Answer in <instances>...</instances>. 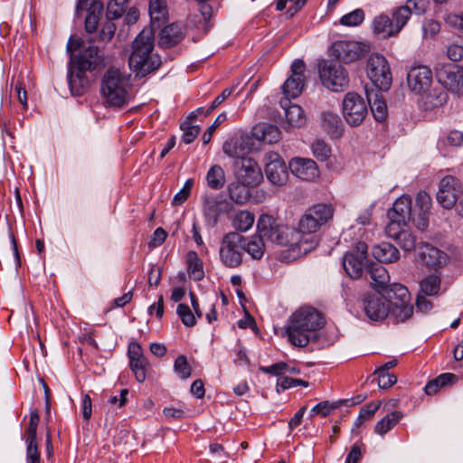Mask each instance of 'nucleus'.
<instances>
[{"label": "nucleus", "mask_w": 463, "mask_h": 463, "mask_svg": "<svg viewBox=\"0 0 463 463\" xmlns=\"http://www.w3.org/2000/svg\"><path fill=\"white\" fill-rule=\"evenodd\" d=\"M362 304L366 317L373 321L383 320L390 315L396 323L404 322L413 313L410 292L399 283L389 285L383 292L376 290L364 295Z\"/></svg>", "instance_id": "obj_1"}, {"label": "nucleus", "mask_w": 463, "mask_h": 463, "mask_svg": "<svg viewBox=\"0 0 463 463\" xmlns=\"http://www.w3.org/2000/svg\"><path fill=\"white\" fill-rule=\"evenodd\" d=\"M325 319L314 307H305L295 311L289 317L286 332L288 341L295 346L304 347L317 337Z\"/></svg>", "instance_id": "obj_2"}, {"label": "nucleus", "mask_w": 463, "mask_h": 463, "mask_svg": "<svg viewBox=\"0 0 463 463\" xmlns=\"http://www.w3.org/2000/svg\"><path fill=\"white\" fill-rule=\"evenodd\" d=\"M257 232L262 239L280 246L298 247L299 250L307 253L316 248L317 241L312 238L310 246H306L307 241L300 239L299 232L293 228L282 225L272 216L262 214L258 220Z\"/></svg>", "instance_id": "obj_3"}, {"label": "nucleus", "mask_w": 463, "mask_h": 463, "mask_svg": "<svg viewBox=\"0 0 463 463\" xmlns=\"http://www.w3.org/2000/svg\"><path fill=\"white\" fill-rule=\"evenodd\" d=\"M257 232L262 239L280 246L298 247L299 250L307 253L316 248L317 241L312 238L310 246H306L307 241L300 239L299 232L293 228L282 225L272 216L262 214L258 220Z\"/></svg>", "instance_id": "obj_4"}, {"label": "nucleus", "mask_w": 463, "mask_h": 463, "mask_svg": "<svg viewBox=\"0 0 463 463\" xmlns=\"http://www.w3.org/2000/svg\"><path fill=\"white\" fill-rule=\"evenodd\" d=\"M257 232L262 239L280 246L298 247L299 250L307 253L316 248L317 241L312 238L310 246H306L307 241L300 239L299 232L293 228L282 225L272 216L262 214L258 220Z\"/></svg>", "instance_id": "obj_5"}, {"label": "nucleus", "mask_w": 463, "mask_h": 463, "mask_svg": "<svg viewBox=\"0 0 463 463\" xmlns=\"http://www.w3.org/2000/svg\"><path fill=\"white\" fill-rule=\"evenodd\" d=\"M129 76L120 69L110 67L101 77L99 91L105 107L121 109L131 99Z\"/></svg>", "instance_id": "obj_6"}, {"label": "nucleus", "mask_w": 463, "mask_h": 463, "mask_svg": "<svg viewBox=\"0 0 463 463\" xmlns=\"http://www.w3.org/2000/svg\"><path fill=\"white\" fill-rule=\"evenodd\" d=\"M133 51L128 63L137 76H145L157 70L161 65L158 56L152 53L154 48V33L151 29H144L133 42Z\"/></svg>", "instance_id": "obj_7"}, {"label": "nucleus", "mask_w": 463, "mask_h": 463, "mask_svg": "<svg viewBox=\"0 0 463 463\" xmlns=\"http://www.w3.org/2000/svg\"><path fill=\"white\" fill-rule=\"evenodd\" d=\"M333 208L325 203L315 204L310 207L306 213L301 217L298 222V230L296 232H299L300 239L304 241H307L306 246H310V241L315 238L317 244L318 243L316 235H311L308 238H305V234L315 233L320 226L327 222L333 217Z\"/></svg>", "instance_id": "obj_8"}, {"label": "nucleus", "mask_w": 463, "mask_h": 463, "mask_svg": "<svg viewBox=\"0 0 463 463\" xmlns=\"http://www.w3.org/2000/svg\"><path fill=\"white\" fill-rule=\"evenodd\" d=\"M244 236L237 232L223 235L220 242L219 258L227 268H238L242 263Z\"/></svg>", "instance_id": "obj_9"}, {"label": "nucleus", "mask_w": 463, "mask_h": 463, "mask_svg": "<svg viewBox=\"0 0 463 463\" xmlns=\"http://www.w3.org/2000/svg\"><path fill=\"white\" fill-rule=\"evenodd\" d=\"M342 113L349 126L358 127L368 114L367 101L356 92H347L342 101Z\"/></svg>", "instance_id": "obj_10"}, {"label": "nucleus", "mask_w": 463, "mask_h": 463, "mask_svg": "<svg viewBox=\"0 0 463 463\" xmlns=\"http://www.w3.org/2000/svg\"><path fill=\"white\" fill-rule=\"evenodd\" d=\"M367 75L373 85L380 90L391 87L392 77L386 58L379 53L371 54L367 61Z\"/></svg>", "instance_id": "obj_11"}, {"label": "nucleus", "mask_w": 463, "mask_h": 463, "mask_svg": "<svg viewBox=\"0 0 463 463\" xmlns=\"http://www.w3.org/2000/svg\"><path fill=\"white\" fill-rule=\"evenodd\" d=\"M320 79L325 87L339 91L348 85L349 79L345 68L334 61H324L319 65Z\"/></svg>", "instance_id": "obj_12"}, {"label": "nucleus", "mask_w": 463, "mask_h": 463, "mask_svg": "<svg viewBox=\"0 0 463 463\" xmlns=\"http://www.w3.org/2000/svg\"><path fill=\"white\" fill-rule=\"evenodd\" d=\"M368 247L366 243L359 241L346 252L343 258V266L345 272L353 279H358L366 270L369 264L367 260Z\"/></svg>", "instance_id": "obj_13"}, {"label": "nucleus", "mask_w": 463, "mask_h": 463, "mask_svg": "<svg viewBox=\"0 0 463 463\" xmlns=\"http://www.w3.org/2000/svg\"><path fill=\"white\" fill-rule=\"evenodd\" d=\"M461 194L459 181L452 175H446L439 181L436 198L444 209L449 210L456 205Z\"/></svg>", "instance_id": "obj_14"}, {"label": "nucleus", "mask_w": 463, "mask_h": 463, "mask_svg": "<svg viewBox=\"0 0 463 463\" xmlns=\"http://www.w3.org/2000/svg\"><path fill=\"white\" fill-rule=\"evenodd\" d=\"M390 222L386 227V232H392L395 226L401 228L406 226L411 217V200L409 196L402 195L398 198L392 208L388 212Z\"/></svg>", "instance_id": "obj_15"}, {"label": "nucleus", "mask_w": 463, "mask_h": 463, "mask_svg": "<svg viewBox=\"0 0 463 463\" xmlns=\"http://www.w3.org/2000/svg\"><path fill=\"white\" fill-rule=\"evenodd\" d=\"M439 82L450 92L463 95V68L455 64L444 65L437 73Z\"/></svg>", "instance_id": "obj_16"}, {"label": "nucleus", "mask_w": 463, "mask_h": 463, "mask_svg": "<svg viewBox=\"0 0 463 463\" xmlns=\"http://www.w3.org/2000/svg\"><path fill=\"white\" fill-rule=\"evenodd\" d=\"M236 176L239 182L251 187L257 186L263 179V175L258 163L250 157L242 158L236 162Z\"/></svg>", "instance_id": "obj_17"}, {"label": "nucleus", "mask_w": 463, "mask_h": 463, "mask_svg": "<svg viewBox=\"0 0 463 463\" xmlns=\"http://www.w3.org/2000/svg\"><path fill=\"white\" fill-rule=\"evenodd\" d=\"M428 2L426 0H408L404 5H402L392 11L393 25L397 34L407 24L411 15L423 14L427 9Z\"/></svg>", "instance_id": "obj_18"}, {"label": "nucleus", "mask_w": 463, "mask_h": 463, "mask_svg": "<svg viewBox=\"0 0 463 463\" xmlns=\"http://www.w3.org/2000/svg\"><path fill=\"white\" fill-rule=\"evenodd\" d=\"M203 200V212L207 222L216 224L219 217L232 210V204L222 196L204 194Z\"/></svg>", "instance_id": "obj_19"}, {"label": "nucleus", "mask_w": 463, "mask_h": 463, "mask_svg": "<svg viewBox=\"0 0 463 463\" xmlns=\"http://www.w3.org/2000/svg\"><path fill=\"white\" fill-rule=\"evenodd\" d=\"M306 64L302 60L293 61L290 77L283 84V93L288 99L298 97L304 88Z\"/></svg>", "instance_id": "obj_20"}, {"label": "nucleus", "mask_w": 463, "mask_h": 463, "mask_svg": "<svg viewBox=\"0 0 463 463\" xmlns=\"http://www.w3.org/2000/svg\"><path fill=\"white\" fill-rule=\"evenodd\" d=\"M407 81L411 91L421 95L431 87L432 72L427 66H413L408 72Z\"/></svg>", "instance_id": "obj_21"}, {"label": "nucleus", "mask_w": 463, "mask_h": 463, "mask_svg": "<svg viewBox=\"0 0 463 463\" xmlns=\"http://www.w3.org/2000/svg\"><path fill=\"white\" fill-rule=\"evenodd\" d=\"M333 51L338 59L348 63L363 57L368 52V46L355 41H339L333 44Z\"/></svg>", "instance_id": "obj_22"}, {"label": "nucleus", "mask_w": 463, "mask_h": 463, "mask_svg": "<svg viewBox=\"0 0 463 463\" xmlns=\"http://www.w3.org/2000/svg\"><path fill=\"white\" fill-rule=\"evenodd\" d=\"M265 173L268 180L275 185H284L288 177L285 162L276 153L267 156Z\"/></svg>", "instance_id": "obj_23"}, {"label": "nucleus", "mask_w": 463, "mask_h": 463, "mask_svg": "<svg viewBox=\"0 0 463 463\" xmlns=\"http://www.w3.org/2000/svg\"><path fill=\"white\" fill-rule=\"evenodd\" d=\"M71 63L80 66L83 70L94 71L99 66L104 65V59L97 46L89 45L83 47L82 51L77 54H71Z\"/></svg>", "instance_id": "obj_24"}, {"label": "nucleus", "mask_w": 463, "mask_h": 463, "mask_svg": "<svg viewBox=\"0 0 463 463\" xmlns=\"http://www.w3.org/2000/svg\"><path fill=\"white\" fill-rule=\"evenodd\" d=\"M291 173L304 181H314L319 175L317 163L310 158L295 157L289 162Z\"/></svg>", "instance_id": "obj_25"}, {"label": "nucleus", "mask_w": 463, "mask_h": 463, "mask_svg": "<svg viewBox=\"0 0 463 463\" xmlns=\"http://www.w3.org/2000/svg\"><path fill=\"white\" fill-rule=\"evenodd\" d=\"M419 257L426 266L434 269L446 265L449 260L445 252L429 243L420 245Z\"/></svg>", "instance_id": "obj_26"}, {"label": "nucleus", "mask_w": 463, "mask_h": 463, "mask_svg": "<svg viewBox=\"0 0 463 463\" xmlns=\"http://www.w3.org/2000/svg\"><path fill=\"white\" fill-rule=\"evenodd\" d=\"M87 70L70 62L68 83L72 95L80 96L88 87Z\"/></svg>", "instance_id": "obj_27"}, {"label": "nucleus", "mask_w": 463, "mask_h": 463, "mask_svg": "<svg viewBox=\"0 0 463 463\" xmlns=\"http://www.w3.org/2000/svg\"><path fill=\"white\" fill-rule=\"evenodd\" d=\"M184 28L179 24H171L163 28L159 33V45L169 48L182 41Z\"/></svg>", "instance_id": "obj_28"}, {"label": "nucleus", "mask_w": 463, "mask_h": 463, "mask_svg": "<svg viewBox=\"0 0 463 463\" xmlns=\"http://www.w3.org/2000/svg\"><path fill=\"white\" fill-rule=\"evenodd\" d=\"M371 279V285L376 288V290H380L383 292V289L388 286H385L389 280L390 276L388 274L387 269L381 263H369L366 270H365Z\"/></svg>", "instance_id": "obj_29"}, {"label": "nucleus", "mask_w": 463, "mask_h": 463, "mask_svg": "<svg viewBox=\"0 0 463 463\" xmlns=\"http://www.w3.org/2000/svg\"><path fill=\"white\" fill-rule=\"evenodd\" d=\"M367 105H370L373 116L377 121H383L387 117V106L378 90L366 89Z\"/></svg>", "instance_id": "obj_30"}, {"label": "nucleus", "mask_w": 463, "mask_h": 463, "mask_svg": "<svg viewBox=\"0 0 463 463\" xmlns=\"http://www.w3.org/2000/svg\"><path fill=\"white\" fill-rule=\"evenodd\" d=\"M321 126L333 138H338L342 136L344 126L336 113L324 111L321 114Z\"/></svg>", "instance_id": "obj_31"}, {"label": "nucleus", "mask_w": 463, "mask_h": 463, "mask_svg": "<svg viewBox=\"0 0 463 463\" xmlns=\"http://www.w3.org/2000/svg\"><path fill=\"white\" fill-rule=\"evenodd\" d=\"M252 136L257 140L274 144L280 140L281 132L279 128L274 125L259 124L252 129Z\"/></svg>", "instance_id": "obj_32"}, {"label": "nucleus", "mask_w": 463, "mask_h": 463, "mask_svg": "<svg viewBox=\"0 0 463 463\" xmlns=\"http://www.w3.org/2000/svg\"><path fill=\"white\" fill-rule=\"evenodd\" d=\"M148 11L153 28H160L168 17V8L165 0H150Z\"/></svg>", "instance_id": "obj_33"}, {"label": "nucleus", "mask_w": 463, "mask_h": 463, "mask_svg": "<svg viewBox=\"0 0 463 463\" xmlns=\"http://www.w3.org/2000/svg\"><path fill=\"white\" fill-rule=\"evenodd\" d=\"M373 256L379 262H394L399 260L400 252L397 248L389 242H382L372 248Z\"/></svg>", "instance_id": "obj_34"}, {"label": "nucleus", "mask_w": 463, "mask_h": 463, "mask_svg": "<svg viewBox=\"0 0 463 463\" xmlns=\"http://www.w3.org/2000/svg\"><path fill=\"white\" fill-rule=\"evenodd\" d=\"M222 151L228 156L236 159V162H241L242 158H248L246 156L248 148L241 137H234L225 141L222 145Z\"/></svg>", "instance_id": "obj_35"}, {"label": "nucleus", "mask_w": 463, "mask_h": 463, "mask_svg": "<svg viewBox=\"0 0 463 463\" xmlns=\"http://www.w3.org/2000/svg\"><path fill=\"white\" fill-rule=\"evenodd\" d=\"M265 250V241L258 232L252 236H244L243 251H246L252 259L260 260Z\"/></svg>", "instance_id": "obj_36"}, {"label": "nucleus", "mask_w": 463, "mask_h": 463, "mask_svg": "<svg viewBox=\"0 0 463 463\" xmlns=\"http://www.w3.org/2000/svg\"><path fill=\"white\" fill-rule=\"evenodd\" d=\"M402 227L395 226V230L392 231V232H387V234L396 240L400 247L404 250H412L417 245L416 236L411 232L402 229Z\"/></svg>", "instance_id": "obj_37"}, {"label": "nucleus", "mask_w": 463, "mask_h": 463, "mask_svg": "<svg viewBox=\"0 0 463 463\" xmlns=\"http://www.w3.org/2000/svg\"><path fill=\"white\" fill-rule=\"evenodd\" d=\"M373 33L382 38L397 35L393 23L385 14L376 16L373 21Z\"/></svg>", "instance_id": "obj_38"}, {"label": "nucleus", "mask_w": 463, "mask_h": 463, "mask_svg": "<svg viewBox=\"0 0 463 463\" xmlns=\"http://www.w3.org/2000/svg\"><path fill=\"white\" fill-rule=\"evenodd\" d=\"M421 98L426 109H433L446 103L448 96L447 93L439 88H430L429 90L421 94Z\"/></svg>", "instance_id": "obj_39"}, {"label": "nucleus", "mask_w": 463, "mask_h": 463, "mask_svg": "<svg viewBox=\"0 0 463 463\" xmlns=\"http://www.w3.org/2000/svg\"><path fill=\"white\" fill-rule=\"evenodd\" d=\"M187 271L195 280H201L203 276V265L197 252L190 250L186 254Z\"/></svg>", "instance_id": "obj_40"}, {"label": "nucleus", "mask_w": 463, "mask_h": 463, "mask_svg": "<svg viewBox=\"0 0 463 463\" xmlns=\"http://www.w3.org/2000/svg\"><path fill=\"white\" fill-rule=\"evenodd\" d=\"M402 417V411H394L391 412L375 424L374 431L380 436L385 435L400 422Z\"/></svg>", "instance_id": "obj_41"}, {"label": "nucleus", "mask_w": 463, "mask_h": 463, "mask_svg": "<svg viewBox=\"0 0 463 463\" xmlns=\"http://www.w3.org/2000/svg\"><path fill=\"white\" fill-rule=\"evenodd\" d=\"M287 122L291 127L301 128L305 126L307 118L303 109L297 105L291 104L285 109Z\"/></svg>", "instance_id": "obj_42"}, {"label": "nucleus", "mask_w": 463, "mask_h": 463, "mask_svg": "<svg viewBox=\"0 0 463 463\" xmlns=\"http://www.w3.org/2000/svg\"><path fill=\"white\" fill-rule=\"evenodd\" d=\"M416 204L420 208L422 217L416 223L418 228L424 229L427 226V219L425 215L430 212L431 207V198L425 191H420L416 196Z\"/></svg>", "instance_id": "obj_43"}, {"label": "nucleus", "mask_w": 463, "mask_h": 463, "mask_svg": "<svg viewBox=\"0 0 463 463\" xmlns=\"http://www.w3.org/2000/svg\"><path fill=\"white\" fill-rule=\"evenodd\" d=\"M250 185H244L242 183H232L228 186L230 199L238 203H245L250 197V191L248 189Z\"/></svg>", "instance_id": "obj_44"}, {"label": "nucleus", "mask_w": 463, "mask_h": 463, "mask_svg": "<svg viewBox=\"0 0 463 463\" xmlns=\"http://www.w3.org/2000/svg\"><path fill=\"white\" fill-rule=\"evenodd\" d=\"M206 181L212 189L222 188L225 184V174L222 167L219 165H213L207 172Z\"/></svg>", "instance_id": "obj_45"}, {"label": "nucleus", "mask_w": 463, "mask_h": 463, "mask_svg": "<svg viewBox=\"0 0 463 463\" xmlns=\"http://www.w3.org/2000/svg\"><path fill=\"white\" fill-rule=\"evenodd\" d=\"M254 223V215L249 211H240L233 218V227L241 232H247Z\"/></svg>", "instance_id": "obj_46"}, {"label": "nucleus", "mask_w": 463, "mask_h": 463, "mask_svg": "<svg viewBox=\"0 0 463 463\" xmlns=\"http://www.w3.org/2000/svg\"><path fill=\"white\" fill-rule=\"evenodd\" d=\"M420 292L425 296H435L440 288V278L437 275H430L420 282Z\"/></svg>", "instance_id": "obj_47"}, {"label": "nucleus", "mask_w": 463, "mask_h": 463, "mask_svg": "<svg viewBox=\"0 0 463 463\" xmlns=\"http://www.w3.org/2000/svg\"><path fill=\"white\" fill-rule=\"evenodd\" d=\"M128 0H110L107 6V17L109 20L118 19L127 10Z\"/></svg>", "instance_id": "obj_48"}, {"label": "nucleus", "mask_w": 463, "mask_h": 463, "mask_svg": "<svg viewBox=\"0 0 463 463\" xmlns=\"http://www.w3.org/2000/svg\"><path fill=\"white\" fill-rule=\"evenodd\" d=\"M364 20V12L363 9H355L349 14H345L340 19V24L345 26H357Z\"/></svg>", "instance_id": "obj_49"}, {"label": "nucleus", "mask_w": 463, "mask_h": 463, "mask_svg": "<svg viewBox=\"0 0 463 463\" xmlns=\"http://www.w3.org/2000/svg\"><path fill=\"white\" fill-rule=\"evenodd\" d=\"M443 20L452 30L463 34V11L460 13H448L444 15Z\"/></svg>", "instance_id": "obj_50"}, {"label": "nucleus", "mask_w": 463, "mask_h": 463, "mask_svg": "<svg viewBox=\"0 0 463 463\" xmlns=\"http://www.w3.org/2000/svg\"><path fill=\"white\" fill-rule=\"evenodd\" d=\"M40 418L36 411H32L30 415V421L26 429V444H37L36 443V432Z\"/></svg>", "instance_id": "obj_51"}, {"label": "nucleus", "mask_w": 463, "mask_h": 463, "mask_svg": "<svg viewBox=\"0 0 463 463\" xmlns=\"http://www.w3.org/2000/svg\"><path fill=\"white\" fill-rule=\"evenodd\" d=\"M147 364L146 357L129 361V366L135 374L137 382L143 383L146 380V366Z\"/></svg>", "instance_id": "obj_52"}, {"label": "nucleus", "mask_w": 463, "mask_h": 463, "mask_svg": "<svg viewBox=\"0 0 463 463\" xmlns=\"http://www.w3.org/2000/svg\"><path fill=\"white\" fill-rule=\"evenodd\" d=\"M176 312L185 326L192 327L196 324L194 315L192 313L190 307L185 304H179Z\"/></svg>", "instance_id": "obj_53"}, {"label": "nucleus", "mask_w": 463, "mask_h": 463, "mask_svg": "<svg viewBox=\"0 0 463 463\" xmlns=\"http://www.w3.org/2000/svg\"><path fill=\"white\" fill-rule=\"evenodd\" d=\"M313 155L320 161H326L330 155L331 149L327 144L320 139L316 140L312 144Z\"/></svg>", "instance_id": "obj_54"}, {"label": "nucleus", "mask_w": 463, "mask_h": 463, "mask_svg": "<svg viewBox=\"0 0 463 463\" xmlns=\"http://www.w3.org/2000/svg\"><path fill=\"white\" fill-rule=\"evenodd\" d=\"M175 371L184 379L188 378L191 375V366L187 362V358L184 355H179L175 361Z\"/></svg>", "instance_id": "obj_55"}, {"label": "nucleus", "mask_w": 463, "mask_h": 463, "mask_svg": "<svg viewBox=\"0 0 463 463\" xmlns=\"http://www.w3.org/2000/svg\"><path fill=\"white\" fill-rule=\"evenodd\" d=\"M181 128L184 131L182 140L185 144L192 143L197 137L201 130L199 126H191L186 122L181 125Z\"/></svg>", "instance_id": "obj_56"}, {"label": "nucleus", "mask_w": 463, "mask_h": 463, "mask_svg": "<svg viewBox=\"0 0 463 463\" xmlns=\"http://www.w3.org/2000/svg\"><path fill=\"white\" fill-rule=\"evenodd\" d=\"M374 373L378 374V386L382 389L390 388L397 382V377L389 372L376 370Z\"/></svg>", "instance_id": "obj_57"}, {"label": "nucleus", "mask_w": 463, "mask_h": 463, "mask_svg": "<svg viewBox=\"0 0 463 463\" xmlns=\"http://www.w3.org/2000/svg\"><path fill=\"white\" fill-rule=\"evenodd\" d=\"M447 57L453 61H459L463 59V44L451 43L447 47Z\"/></svg>", "instance_id": "obj_58"}, {"label": "nucleus", "mask_w": 463, "mask_h": 463, "mask_svg": "<svg viewBox=\"0 0 463 463\" xmlns=\"http://www.w3.org/2000/svg\"><path fill=\"white\" fill-rule=\"evenodd\" d=\"M226 118H227V116L225 113H222L216 118L213 124L211 125L208 128V129L204 132V134L203 135L202 139H203V144H208L211 141L213 133L215 131V129L219 127L220 124H222V122H224L226 120Z\"/></svg>", "instance_id": "obj_59"}, {"label": "nucleus", "mask_w": 463, "mask_h": 463, "mask_svg": "<svg viewBox=\"0 0 463 463\" xmlns=\"http://www.w3.org/2000/svg\"><path fill=\"white\" fill-rule=\"evenodd\" d=\"M26 463H41L37 444H26Z\"/></svg>", "instance_id": "obj_60"}, {"label": "nucleus", "mask_w": 463, "mask_h": 463, "mask_svg": "<svg viewBox=\"0 0 463 463\" xmlns=\"http://www.w3.org/2000/svg\"><path fill=\"white\" fill-rule=\"evenodd\" d=\"M381 401L371 402L360 410L361 418L371 419L381 406Z\"/></svg>", "instance_id": "obj_61"}, {"label": "nucleus", "mask_w": 463, "mask_h": 463, "mask_svg": "<svg viewBox=\"0 0 463 463\" xmlns=\"http://www.w3.org/2000/svg\"><path fill=\"white\" fill-rule=\"evenodd\" d=\"M422 28L424 35L432 38L440 31V24L439 22L430 19L423 24Z\"/></svg>", "instance_id": "obj_62"}, {"label": "nucleus", "mask_w": 463, "mask_h": 463, "mask_svg": "<svg viewBox=\"0 0 463 463\" xmlns=\"http://www.w3.org/2000/svg\"><path fill=\"white\" fill-rule=\"evenodd\" d=\"M116 31V25L111 21H108L104 24L100 33L99 38L103 42H109L112 39Z\"/></svg>", "instance_id": "obj_63"}, {"label": "nucleus", "mask_w": 463, "mask_h": 463, "mask_svg": "<svg viewBox=\"0 0 463 463\" xmlns=\"http://www.w3.org/2000/svg\"><path fill=\"white\" fill-rule=\"evenodd\" d=\"M447 142L452 146H460L463 145V132L458 130H450L447 137Z\"/></svg>", "instance_id": "obj_64"}]
</instances>
